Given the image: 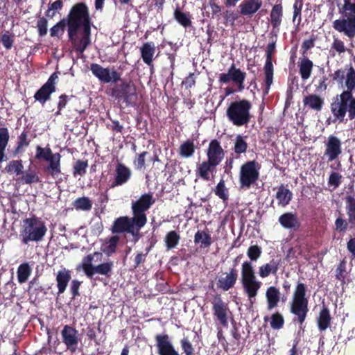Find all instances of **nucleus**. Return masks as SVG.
Masks as SVG:
<instances>
[{
	"label": "nucleus",
	"instance_id": "obj_1",
	"mask_svg": "<svg viewBox=\"0 0 355 355\" xmlns=\"http://www.w3.org/2000/svg\"><path fill=\"white\" fill-rule=\"evenodd\" d=\"M333 78L342 87L344 83L347 90L334 98L331 105V112L335 118L340 121L343 120L347 112L349 113V119H352L355 117V98L352 94V92L355 89V71L352 67L346 73L342 70H337L333 74Z\"/></svg>",
	"mask_w": 355,
	"mask_h": 355
},
{
	"label": "nucleus",
	"instance_id": "obj_2",
	"mask_svg": "<svg viewBox=\"0 0 355 355\" xmlns=\"http://www.w3.org/2000/svg\"><path fill=\"white\" fill-rule=\"evenodd\" d=\"M241 283L243 292L252 304L261 286V282L257 279L254 267L249 261H244L241 265Z\"/></svg>",
	"mask_w": 355,
	"mask_h": 355
},
{
	"label": "nucleus",
	"instance_id": "obj_3",
	"mask_svg": "<svg viewBox=\"0 0 355 355\" xmlns=\"http://www.w3.org/2000/svg\"><path fill=\"white\" fill-rule=\"evenodd\" d=\"M251 107V103L247 100L232 102L227 109V116L234 125H245L250 121Z\"/></svg>",
	"mask_w": 355,
	"mask_h": 355
},
{
	"label": "nucleus",
	"instance_id": "obj_4",
	"mask_svg": "<svg viewBox=\"0 0 355 355\" xmlns=\"http://www.w3.org/2000/svg\"><path fill=\"white\" fill-rule=\"evenodd\" d=\"M47 228L42 220L37 218H29L23 220L21 236L25 244L29 241H39L42 239Z\"/></svg>",
	"mask_w": 355,
	"mask_h": 355
},
{
	"label": "nucleus",
	"instance_id": "obj_5",
	"mask_svg": "<svg viewBox=\"0 0 355 355\" xmlns=\"http://www.w3.org/2000/svg\"><path fill=\"white\" fill-rule=\"evenodd\" d=\"M305 293L304 284H297L291 303V311L297 316L300 324L304 321L308 312V300L305 297Z\"/></svg>",
	"mask_w": 355,
	"mask_h": 355
},
{
	"label": "nucleus",
	"instance_id": "obj_6",
	"mask_svg": "<svg viewBox=\"0 0 355 355\" xmlns=\"http://www.w3.org/2000/svg\"><path fill=\"white\" fill-rule=\"evenodd\" d=\"M86 26L90 27L87 7L83 3H76L70 11L68 28H85Z\"/></svg>",
	"mask_w": 355,
	"mask_h": 355
},
{
	"label": "nucleus",
	"instance_id": "obj_7",
	"mask_svg": "<svg viewBox=\"0 0 355 355\" xmlns=\"http://www.w3.org/2000/svg\"><path fill=\"white\" fill-rule=\"evenodd\" d=\"M153 196L150 193L142 195L137 201L132 202V209L134 220L139 227H144L147 223L146 215L144 213L154 203Z\"/></svg>",
	"mask_w": 355,
	"mask_h": 355
},
{
	"label": "nucleus",
	"instance_id": "obj_8",
	"mask_svg": "<svg viewBox=\"0 0 355 355\" xmlns=\"http://www.w3.org/2000/svg\"><path fill=\"white\" fill-rule=\"evenodd\" d=\"M68 35L73 47L80 53H83L90 43V27L68 28Z\"/></svg>",
	"mask_w": 355,
	"mask_h": 355
},
{
	"label": "nucleus",
	"instance_id": "obj_9",
	"mask_svg": "<svg viewBox=\"0 0 355 355\" xmlns=\"http://www.w3.org/2000/svg\"><path fill=\"white\" fill-rule=\"evenodd\" d=\"M258 164L254 161H250L243 164L240 170L239 179L241 187L249 188L259 178Z\"/></svg>",
	"mask_w": 355,
	"mask_h": 355
},
{
	"label": "nucleus",
	"instance_id": "obj_10",
	"mask_svg": "<svg viewBox=\"0 0 355 355\" xmlns=\"http://www.w3.org/2000/svg\"><path fill=\"white\" fill-rule=\"evenodd\" d=\"M142 227H139L132 218L120 217L117 218L112 226V232L115 233H121L127 232L132 235H137L139 230Z\"/></svg>",
	"mask_w": 355,
	"mask_h": 355
},
{
	"label": "nucleus",
	"instance_id": "obj_11",
	"mask_svg": "<svg viewBox=\"0 0 355 355\" xmlns=\"http://www.w3.org/2000/svg\"><path fill=\"white\" fill-rule=\"evenodd\" d=\"M333 28L339 33H343L349 39L355 37V17H345L333 22Z\"/></svg>",
	"mask_w": 355,
	"mask_h": 355
},
{
	"label": "nucleus",
	"instance_id": "obj_12",
	"mask_svg": "<svg viewBox=\"0 0 355 355\" xmlns=\"http://www.w3.org/2000/svg\"><path fill=\"white\" fill-rule=\"evenodd\" d=\"M90 69L92 73L102 82L107 83L120 80V76L115 70L103 68L98 64H92Z\"/></svg>",
	"mask_w": 355,
	"mask_h": 355
},
{
	"label": "nucleus",
	"instance_id": "obj_13",
	"mask_svg": "<svg viewBox=\"0 0 355 355\" xmlns=\"http://www.w3.org/2000/svg\"><path fill=\"white\" fill-rule=\"evenodd\" d=\"M341 144V141L336 136L331 135L327 138L324 143V157L328 162L335 160L342 153Z\"/></svg>",
	"mask_w": 355,
	"mask_h": 355
},
{
	"label": "nucleus",
	"instance_id": "obj_14",
	"mask_svg": "<svg viewBox=\"0 0 355 355\" xmlns=\"http://www.w3.org/2000/svg\"><path fill=\"white\" fill-rule=\"evenodd\" d=\"M61 335L67 349L71 352H76L80 340L78 331L70 326L65 325L61 331Z\"/></svg>",
	"mask_w": 355,
	"mask_h": 355
},
{
	"label": "nucleus",
	"instance_id": "obj_15",
	"mask_svg": "<svg viewBox=\"0 0 355 355\" xmlns=\"http://www.w3.org/2000/svg\"><path fill=\"white\" fill-rule=\"evenodd\" d=\"M245 78V73L241 71L239 69H236L234 64H232L227 73L220 74L219 81L223 83H227L230 80H232L238 85L239 89L242 90L244 88L243 82Z\"/></svg>",
	"mask_w": 355,
	"mask_h": 355
},
{
	"label": "nucleus",
	"instance_id": "obj_16",
	"mask_svg": "<svg viewBox=\"0 0 355 355\" xmlns=\"http://www.w3.org/2000/svg\"><path fill=\"white\" fill-rule=\"evenodd\" d=\"M58 78V75L55 73H53L47 82L35 93L34 96L35 100L42 103L49 100L51 94L55 90V84Z\"/></svg>",
	"mask_w": 355,
	"mask_h": 355
},
{
	"label": "nucleus",
	"instance_id": "obj_17",
	"mask_svg": "<svg viewBox=\"0 0 355 355\" xmlns=\"http://www.w3.org/2000/svg\"><path fill=\"white\" fill-rule=\"evenodd\" d=\"M155 340L159 355H180L175 350L168 335H157Z\"/></svg>",
	"mask_w": 355,
	"mask_h": 355
},
{
	"label": "nucleus",
	"instance_id": "obj_18",
	"mask_svg": "<svg viewBox=\"0 0 355 355\" xmlns=\"http://www.w3.org/2000/svg\"><path fill=\"white\" fill-rule=\"evenodd\" d=\"M212 304L214 315L223 327H227L230 311L227 304L220 297H216Z\"/></svg>",
	"mask_w": 355,
	"mask_h": 355
},
{
	"label": "nucleus",
	"instance_id": "obj_19",
	"mask_svg": "<svg viewBox=\"0 0 355 355\" xmlns=\"http://www.w3.org/2000/svg\"><path fill=\"white\" fill-rule=\"evenodd\" d=\"M207 161L218 166L223 159L225 153L217 140H212L207 150Z\"/></svg>",
	"mask_w": 355,
	"mask_h": 355
},
{
	"label": "nucleus",
	"instance_id": "obj_20",
	"mask_svg": "<svg viewBox=\"0 0 355 355\" xmlns=\"http://www.w3.org/2000/svg\"><path fill=\"white\" fill-rule=\"evenodd\" d=\"M238 278L237 271L234 268H231L228 272H223L218 277L217 286L224 291H227L232 288Z\"/></svg>",
	"mask_w": 355,
	"mask_h": 355
},
{
	"label": "nucleus",
	"instance_id": "obj_21",
	"mask_svg": "<svg viewBox=\"0 0 355 355\" xmlns=\"http://www.w3.org/2000/svg\"><path fill=\"white\" fill-rule=\"evenodd\" d=\"M120 96L128 103H134L137 98L136 87L133 83H123L119 89Z\"/></svg>",
	"mask_w": 355,
	"mask_h": 355
},
{
	"label": "nucleus",
	"instance_id": "obj_22",
	"mask_svg": "<svg viewBox=\"0 0 355 355\" xmlns=\"http://www.w3.org/2000/svg\"><path fill=\"white\" fill-rule=\"evenodd\" d=\"M60 159L61 155L59 153H55L46 160L48 165L45 168V171L54 178L61 173Z\"/></svg>",
	"mask_w": 355,
	"mask_h": 355
},
{
	"label": "nucleus",
	"instance_id": "obj_23",
	"mask_svg": "<svg viewBox=\"0 0 355 355\" xmlns=\"http://www.w3.org/2000/svg\"><path fill=\"white\" fill-rule=\"evenodd\" d=\"M216 165L213 164L209 161H203L197 164L196 174L204 180L209 181L211 178V175L215 171Z\"/></svg>",
	"mask_w": 355,
	"mask_h": 355
},
{
	"label": "nucleus",
	"instance_id": "obj_24",
	"mask_svg": "<svg viewBox=\"0 0 355 355\" xmlns=\"http://www.w3.org/2000/svg\"><path fill=\"white\" fill-rule=\"evenodd\" d=\"M279 223L285 229H296L300 226L297 215L292 212H286L279 217Z\"/></svg>",
	"mask_w": 355,
	"mask_h": 355
},
{
	"label": "nucleus",
	"instance_id": "obj_25",
	"mask_svg": "<svg viewBox=\"0 0 355 355\" xmlns=\"http://www.w3.org/2000/svg\"><path fill=\"white\" fill-rule=\"evenodd\" d=\"M261 0H245L240 5V12L243 15L255 13L261 6Z\"/></svg>",
	"mask_w": 355,
	"mask_h": 355
},
{
	"label": "nucleus",
	"instance_id": "obj_26",
	"mask_svg": "<svg viewBox=\"0 0 355 355\" xmlns=\"http://www.w3.org/2000/svg\"><path fill=\"white\" fill-rule=\"evenodd\" d=\"M130 170L123 164H119L116 168L115 182L113 187L125 184L130 179Z\"/></svg>",
	"mask_w": 355,
	"mask_h": 355
},
{
	"label": "nucleus",
	"instance_id": "obj_27",
	"mask_svg": "<svg viewBox=\"0 0 355 355\" xmlns=\"http://www.w3.org/2000/svg\"><path fill=\"white\" fill-rule=\"evenodd\" d=\"M281 293L275 286H270L266 292V297L268 303V309L272 310L275 308L280 300Z\"/></svg>",
	"mask_w": 355,
	"mask_h": 355
},
{
	"label": "nucleus",
	"instance_id": "obj_28",
	"mask_svg": "<svg viewBox=\"0 0 355 355\" xmlns=\"http://www.w3.org/2000/svg\"><path fill=\"white\" fill-rule=\"evenodd\" d=\"M71 279V275L68 270L62 268L59 270L56 275V282L59 293H63Z\"/></svg>",
	"mask_w": 355,
	"mask_h": 355
},
{
	"label": "nucleus",
	"instance_id": "obj_29",
	"mask_svg": "<svg viewBox=\"0 0 355 355\" xmlns=\"http://www.w3.org/2000/svg\"><path fill=\"white\" fill-rule=\"evenodd\" d=\"M141 58L143 61L150 65L153 59V56L155 52V46L153 42L144 43L140 49Z\"/></svg>",
	"mask_w": 355,
	"mask_h": 355
},
{
	"label": "nucleus",
	"instance_id": "obj_30",
	"mask_svg": "<svg viewBox=\"0 0 355 355\" xmlns=\"http://www.w3.org/2000/svg\"><path fill=\"white\" fill-rule=\"evenodd\" d=\"M275 198L278 201V205L282 207L288 205L293 198L292 192L284 186L278 188Z\"/></svg>",
	"mask_w": 355,
	"mask_h": 355
},
{
	"label": "nucleus",
	"instance_id": "obj_31",
	"mask_svg": "<svg viewBox=\"0 0 355 355\" xmlns=\"http://www.w3.org/2000/svg\"><path fill=\"white\" fill-rule=\"evenodd\" d=\"M278 269V261L272 259L270 262L263 264L259 268V275L261 278H266L270 274H276Z\"/></svg>",
	"mask_w": 355,
	"mask_h": 355
},
{
	"label": "nucleus",
	"instance_id": "obj_32",
	"mask_svg": "<svg viewBox=\"0 0 355 355\" xmlns=\"http://www.w3.org/2000/svg\"><path fill=\"white\" fill-rule=\"evenodd\" d=\"M304 105L315 110H320L322 107L323 99L316 94H309L304 97Z\"/></svg>",
	"mask_w": 355,
	"mask_h": 355
},
{
	"label": "nucleus",
	"instance_id": "obj_33",
	"mask_svg": "<svg viewBox=\"0 0 355 355\" xmlns=\"http://www.w3.org/2000/svg\"><path fill=\"white\" fill-rule=\"evenodd\" d=\"M101 255V253L99 252H95L93 254H89L87 257H85L83 261L81 264V268L84 270L85 275L89 277H92L94 275V266L92 265V261L94 257V256H99Z\"/></svg>",
	"mask_w": 355,
	"mask_h": 355
},
{
	"label": "nucleus",
	"instance_id": "obj_34",
	"mask_svg": "<svg viewBox=\"0 0 355 355\" xmlns=\"http://www.w3.org/2000/svg\"><path fill=\"white\" fill-rule=\"evenodd\" d=\"M339 12L344 17H355V0H343Z\"/></svg>",
	"mask_w": 355,
	"mask_h": 355
},
{
	"label": "nucleus",
	"instance_id": "obj_35",
	"mask_svg": "<svg viewBox=\"0 0 355 355\" xmlns=\"http://www.w3.org/2000/svg\"><path fill=\"white\" fill-rule=\"evenodd\" d=\"M299 67L302 78L303 80L309 79L312 72L313 62L309 59L304 58L300 61Z\"/></svg>",
	"mask_w": 355,
	"mask_h": 355
},
{
	"label": "nucleus",
	"instance_id": "obj_36",
	"mask_svg": "<svg viewBox=\"0 0 355 355\" xmlns=\"http://www.w3.org/2000/svg\"><path fill=\"white\" fill-rule=\"evenodd\" d=\"M8 130L6 128H0V163L3 161L5 157V150L9 141Z\"/></svg>",
	"mask_w": 355,
	"mask_h": 355
},
{
	"label": "nucleus",
	"instance_id": "obj_37",
	"mask_svg": "<svg viewBox=\"0 0 355 355\" xmlns=\"http://www.w3.org/2000/svg\"><path fill=\"white\" fill-rule=\"evenodd\" d=\"M330 320L331 317L329 311L326 308L322 309L320 313V315L318 319V324L320 330H326L327 327L329 326Z\"/></svg>",
	"mask_w": 355,
	"mask_h": 355
},
{
	"label": "nucleus",
	"instance_id": "obj_38",
	"mask_svg": "<svg viewBox=\"0 0 355 355\" xmlns=\"http://www.w3.org/2000/svg\"><path fill=\"white\" fill-rule=\"evenodd\" d=\"M282 7L280 5H275L271 10V24L274 28L278 27L282 22Z\"/></svg>",
	"mask_w": 355,
	"mask_h": 355
},
{
	"label": "nucleus",
	"instance_id": "obj_39",
	"mask_svg": "<svg viewBox=\"0 0 355 355\" xmlns=\"http://www.w3.org/2000/svg\"><path fill=\"white\" fill-rule=\"evenodd\" d=\"M265 77H266V92L268 93L270 87L272 84L273 78V66L272 64V60L266 59V62L264 66Z\"/></svg>",
	"mask_w": 355,
	"mask_h": 355
},
{
	"label": "nucleus",
	"instance_id": "obj_40",
	"mask_svg": "<svg viewBox=\"0 0 355 355\" xmlns=\"http://www.w3.org/2000/svg\"><path fill=\"white\" fill-rule=\"evenodd\" d=\"M246 137L237 135L234 141V150L236 154H241L246 151L248 144L246 142Z\"/></svg>",
	"mask_w": 355,
	"mask_h": 355
},
{
	"label": "nucleus",
	"instance_id": "obj_41",
	"mask_svg": "<svg viewBox=\"0 0 355 355\" xmlns=\"http://www.w3.org/2000/svg\"><path fill=\"white\" fill-rule=\"evenodd\" d=\"M31 272L29 265L26 263L21 264L17 270V278L20 283H24L28 279Z\"/></svg>",
	"mask_w": 355,
	"mask_h": 355
},
{
	"label": "nucleus",
	"instance_id": "obj_42",
	"mask_svg": "<svg viewBox=\"0 0 355 355\" xmlns=\"http://www.w3.org/2000/svg\"><path fill=\"white\" fill-rule=\"evenodd\" d=\"M92 206L91 200L87 197L79 198L73 202V207L76 210L89 211Z\"/></svg>",
	"mask_w": 355,
	"mask_h": 355
},
{
	"label": "nucleus",
	"instance_id": "obj_43",
	"mask_svg": "<svg viewBox=\"0 0 355 355\" xmlns=\"http://www.w3.org/2000/svg\"><path fill=\"white\" fill-rule=\"evenodd\" d=\"M195 150L193 143L190 141H187L183 143L180 147V155L183 157H191Z\"/></svg>",
	"mask_w": 355,
	"mask_h": 355
},
{
	"label": "nucleus",
	"instance_id": "obj_44",
	"mask_svg": "<svg viewBox=\"0 0 355 355\" xmlns=\"http://www.w3.org/2000/svg\"><path fill=\"white\" fill-rule=\"evenodd\" d=\"M347 210L349 216V221L355 224V198L352 196L346 198Z\"/></svg>",
	"mask_w": 355,
	"mask_h": 355
},
{
	"label": "nucleus",
	"instance_id": "obj_45",
	"mask_svg": "<svg viewBox=\"0 0 355 355\" xmlns=\"http://www.w3.org/2000/svg\"><path fill=\"white\" fill-rule=\"evenodd\" d=\"M24 166L21 161L13 160L9 162L6 167V171L9 173H15L17 175L22 173Z\"/></svg>",
	"mask_w": 355,
	"mask_h": 355
},
{
	"label": "nucleus",
	"instance_id": "obj_46",
	"mask_svg": "<svg viewBox=\"0 0 355 355\" xmlns=\"http://www.w3.org/2000/svg\"><path fill=\"white\" fill-rule=\"evenodd\" d=\"M180 240L179 235L175 231L169 232L166 237L165 242L168 249H172L176 247Z\"/></svg>",
	"mask_w": 355,
	"mask_h": 355
},
{
	"label": "nucleus",
	"instance_id": "obj_47",
	"mask_svg": "<svg viewBox=\"0 0 355 355\" xmlns=\"http://www.w3.org/2000/svg\"><path fill=\"white\" fill-rule=\"evenodd\" d=\"M39 177L35 171H26L20 178L22 184H32L39 182Z\"/></svg>",
	"mask_w": 355,
	"mask_h": 355
},
{
	"label": "nucleus",
	"instance_id": "obj_48",
	"mask_svg": "<svg viewBox=\"0 0 355 355\" xmlns=\"http://www.w3.org/2000/svg\"><path fill=\"white\" fill-rule=\"evenodd\" d=\"M195 242L207 247L211 244V237L205 232L198 231L195 234Z\"/></svg>",
	"mask_w": 355,
	"mask_h": 355
},
{
	"label": "nucleus",
	"instance_id": "obj_49",
	"mask_svg": "<svg viewBox=\"0 0 355 355\" xmlns=\"http://www.w3.org/2000/svg\"><path fill=\"white\" fill-rule=\"evenodd\" d=\"M87 166V161L78 160L73 166V175L75 177L77 175L83 176L85 173Z\"/></svg>",
	"mask_w": 355,
	"mask_h": 355
},
{
	"label": "nucleus",
	"instance_id": "obj_50",
	"mask_svg": "<svg viewBox=\"0 0 355 355\" xmlns=\"http://www.w3.org/2000/svg\"><path fill=\"white\" fill-rule=\"evenodd\" d=\"M54 153L50 148H42L40 146H37L36 148L35 158L39 159H43L46 161Z\"/></svg>",
	"mask_w": 355,
	"mask_h": 355
},
{
	"label": "nucleus",
	"instance_id": "obj_51",
	"mask_svg": "<svg viewBox=\"0 0 355 355\" xmlns=\"http://www.w3.org/2000/svg\"><path fill=\"white\" fill-rule=\"evenodd\" d=\"M174 17L181 25L184 27L189 26L191 24V20L188 16L178 9L175 10Z\"/></svg>",
	"mask_w": 355,
	"mask_h": 355
},
{
	"label": "nucleus",
	"instance_id": "obj_52",
	"mask_svg": "<svg viewBox=\"0 0 355 355\" xmlns=\"http://www.w3.org/2000/svg\"><path fill=\"white\" fill-rule=\"evenodd\" d=\"M112 262H107L100 264L97 266H95L94 270V275L95 273H98L100 275H106L112 270Z\"/></svg>",
	"mask_w": 355,
	"mask_h": 355
},
{
	"label": "nucleus",
	"instance_id": "obj_53",
	"mask_svg": "<svg viewBox=\"0 0 355 355\" xmlns=\"http://www.w3.org/2000/svg\"><path fill=\"white\" fill-rule=\"evenodd\" d=\"M261 254V248L257 245H251L247 252V255L251 261H257Z\"/></svg>",
	"mask_w": 355,
	"mask_h": 355
},
{
	"label": "nucleus",
	"instance_id": "obj_54",
	"mask_svg": "<svg viewBox=\"0 0 355 355\" xmlns=\"http://www.w3.org/2000/svg\"><path fill=\"white\" fill-rule=\"evenodd\" d=\"M284 318L281 314L276 313L271 317L270 326L275 329H279L284 324Z\"/></svg>",
	"mask_w": 355,
	"mask_h": 355
},
{
	"label": "nucleus",
	"instance_id": "obj_55",
	"mask_svg": "<svg viewBox=\"0 0 355 355\" xmlns=\"http://www.w3.org/2000/svg\"><path fill=\"white\" fill-rule=\"evenodd\" d=\"M62 7V1L61 0H56L49 6L46 11V16L49 17H53L56 11L61 10Z\"/></svg>",
	"mask_w": 355,
	"mask_h": 355
},
{
	"label": "nucleus",
	"instance_id": "obj_56",
	"mask_svg": "<svg viewBox=\"0 0 355 355\" xmlns=\"http://www.w3.org/2000/svg\"><path fill=\"white\" fill-rule=\"evenodd\" d=\"M180 344L185 355H194V349L188 338L182 339L180 340Z\"/></svg>",
	"mask_w": 355,
	"mask_h": 355
},
{
	"label": "nucleus",
	"instance_id": "obj_57",
	"mask_svg": "<svg viewBox=\"0 0 355 355\" xmlns=\"http://www.w3.org/2000/svg\"><path fill=\"white\" fill-rule=\"evenodd\" d=\"M342 178V175L338 173L333 172L331 173L328 180V184L333 187L334 189L337 188L340 184Z\"/></svg>",
	"mask_w": 355,
	"mask_h": 355
},
{
	"label": "nucleus",
	"instance_id": "obj_58",
	"mask_svg": "<svg viewBox=\"0 0 355 355\" xmlns=\"http://www.w3.org/2000/svg\"><path fill=\"white\" fill-rule=\"evenodd\" d=\"M118 241L119 238L117 236L112 237L109 240L107 245L105 247L103 252L108 254L114 252L115 251Z\"/></svg>",
	"mask_w": 355,
	"mask_h": 355
},
{
	"label": "nucleus",
	"instance_id": "obj_59",
	"mask_svg": "<svg viewBox=\"0 0 355 355\" xmlns=\"http://www.w3.org/2000/svg\"><path fill=\"white\" fill-rule=\"evenodd\" d=\"M216 194L221 199L226 200L227 198V190L223 181H220L216 189Z\"/></svg>",
	"mask_w": 355,
	"mask_h": 355
},
{
	"label": "nucleus",
	"instance_id": "obj_60",
	"mask_svg": "<svg viewBox=\"0 0 355 355\" xmlns=\"http://www.w3.org/2000/svg\"><path fill=\"white\" fill-rule=\"evenodd\" d=\"M65 26V22L60 21L56 25L51 28V36L55 37L58 36L60 33L64 32V28Z\"/></svg>",
	"mask_w": 355,
	"mask_h": 355
},
{
	"label": "nucleus",
	"instance_id": "obj_61",
	"mask_svg": "<svg viewBox=\"0 0 355 355\" xmlns=\"http://www.w3.org/2000/svg\"><path fill=\"white\" fill-rule=\"evenodd\" d=\"M1 42L6 49H10L12 47L13 43L12 37L7 33L3 34L1 37Z\"/></svg>",
	"mask_w": 355,
	"mask_h": 355
},
{
	"label": "nucleus",
	"instance_id": "obj_62",
	"mask_svg": "<svg viewBox=\"0 0 355 355\" xmlns=\"http://www.w3.org/2000/svg\"><path fill=\"white\" fill-rule=\"evenodd\" d=\"M332 48L334 49L339 53H344L346 51L344 42L338 39H334V42L332 44Z\"/></svg>",
	"mask_w": 355,
	"mask_h": 355
},
{
	"label": "nucleus",
	"instance_id": "obj_63",
	"mask_svg": "<svg viewBox=\"0 0 355 355\" xmlns=\"http://www.w3.org/2000/svg\"><path fill=\"white\" fill-rule=\"evenodd\" d=\"M47 21L42 18L37 22V28L40 35H44L47 33Z\"/></svg>",
	"mask_w": 355,
	"mask_h": 355
},
{
	"label": "nucleus",
	"instance_id": "obj_64",
	"mask_svg": "<svg viewBox=\"0 0 355 355\" xmlns=\"http://www.w3.org/2000/svg\"><path fill=\"white\" fill-rule=\"evenodd\" d=\"M336 230L338 232H345L347 227V223L345 220L338 218L335 222Z\"/></svg>",
	"mask_w": 355,
	"mask_h": 355
}]
</instances>
